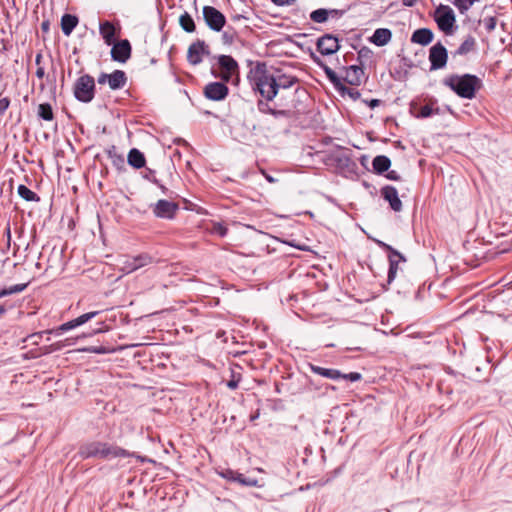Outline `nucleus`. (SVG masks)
Segmentation results:
<instances>
[{
  "instance_id": "nucleus-60",
  "label": "nucleus",
  "mask_w": 512,
  "mask_h": 512,
  "mask_svg": "<svg viewBox=\"0 0 512 512\" xmlns=\"http://www.w3.org/2000/svg\"><path fill=\"white\" fill-rule=\"evenodd\" d=\"M267 180L271 183L274 182V179L272 177H267Z\"/></svg>"
},
{
  "instance_id": "nucleus-59",
  "label": "nucleus",
  "mask_w": 512,
  "mask_h": 512,
  "mask_svg": "<svg viewBox=\"0 0 512 512\" xmlns=\"http://www.w3.org/2000/svg\"><path fill=\"white\" fill-rule=\"evenodd\" d=\"M258 417H259V412H257V413H256V414H254V415H251L250 420H251V421H254V420H255V419H257Z\"/></svg>"
},
{
  "instance_id": "nucleus-29",
  "label": "nucleus",
  "mask_w": 512,
  "mask_h": 512,
  "mask_svg": "<svg viewBox=\"0 0 512 512\" xmlns=\"http://www.w3.org/2000/svg\"><path fill=\"white\" fill-rule=\"evenodd\" d=\"M76 327H78V326L76 324L75 319H73V320H70V321H68L66 323L61 324L56 329L46 330V331H42V332H39V333H35V334L31 335L30 337L31 338H41L44 333H54L56 335H60L61 333L66 332V331L71 330V329H74Z\"/></svg>"
},
{
  "instance_id": "nucleus-20",
  "label": "nucleus",
  "mask_w": 512,
  "mask_h": 512,
  "mask_svg": "<svg viewBox=\"0 0 512 512\" xmlns=\"http://www.w3.org/2000/svg\"><path fill=\"white\" fill-rule=\"evenodd\" d=\"M381 196L384 200H386L390 208L395 212H400L402 210V201L398 196L397 189L392 185H386L381 188Z\"/></svg>"
},
{
  "instance_id": "nucleus-34",
  "label": "nucleus",
  "mask_w": 512,
  "mask_h": 512,
  "mask_svg": "<svg viewBox=\"0 0 512 512\" xmlns=\"http://www.w3.org/2000/svg\"><path fill=\"white\" fill-rule=\"evenodd\" d=\"M143 178L157 185L161 189L162 193L167 194L168 188L155 177L154 170L147 168Z\"/></svg>"
},
{
  "instance_id": "nucleus-18",
  "label": "nucleus",
  "mask_w": 512,
  "mask_h": 512,
  "mask_svg": "<svg viewBox=\"0 0 512 512\" xmlns=\"http://www.w3.org/2000/svg\"><path fill=\"white\" fill-rule=\"evenodd\" d=\"M209 54L208 46L203 40L193 42L187 52V60L192 65H197L202 62V55Z\"/></svg>"
},
{
  "instance_id": "nucleus-13",
  "label": "nucleus",
  "mask_w": 512,
  "mask_h": 512,
  "mask_svg": "<svg viewBox=\"0 0 512 512\" xmlns=\"http://www.w3.org/2000/svg\"><path fill=\"white\" fill-rule=\"evenodd\" d=\"M448 52L441 42L434 44L429 50L430 70H439L446 66Z\"/></svg>"
},
{
  "instance_id": "nucleus-7",
  "label": "nucleus",
  "mask_w": 512,
  "mask_h": 512,
  "mask_svg": "<svg viewBox=\"0 0 512 512\" xmlns=\"http://www.w3.org/2000/svg\"><path fill=\"white\" fill-rule=\"evenodd\" d=\"M375 243L386 251L388 253V260H389V270H388V283H392L395 279L399 267L400 262H405L406 258L405 256L400 253L398 250L393 248L391 245L381 241V240H375Z\"/></svg>"
},
{
  "instance_id": "nucleus-56",
  "label": "nucleus",
  "mask_w": 512,
  "mask_h": 512,
  "mask_svg": "<svg viewBox=\"0 0 512 512\" xmlns=\"http://www.w3.org/2000/svg\"><path fill=\"white\" fill-rule=\"evenodd\" d=\"M41 28L43 31H48L49 30V22L48 21L42 22Z\"/></svg>"
},
{
  "instance_id": "nucleus-30",
  "label": "nucleus",
  "mask_w": 512,
  "mask_h": 512,
  "mask_svg": "<svg viewBox=\"0 0 512 512\" xmlns=\"http://www.w3.org/2000/svg\"><path fill=\"white\" fill-rule=\"evenodd\" d=\"M435 102L422 106L417 114H414L416 118H428L433 115H439L441 110L438 106H435Z\"/></svg>"
},
{
  "instance_id": "nucleus-22",
  "label": "nucleus",
  "mask_w": 512,
  "mask_h": 512,
  "mask_svg": "<svg viewBox=\"0 0 512 512\" xmlns=\"http://www.w3.org/2000/svg\"><path fill=\"white\" fill-rule=\"evenodd\" d=\"M433 37L434 34L432 30L429 28H420L413 32L411 42L425 46L432 42Z\"/></svg>"
},
{
  "instance_id": "nucleus-9",
  "label": "nucleus",
  "mask_w": 512,
  "mask_h": 512,
  "mask_svg": "<svg viewBox=\"0 0 512 512\" xmlns=\"http://www.w3.org/2000/svg\"><path fill=\"white\" fill-rule=\"evenodd\" d=\"M310 369L313 373L332 380L344 379L351 382H357L362 379V375L359 372L344 374L337 369L323 368L313 364H310Z\"/></svg>"
},
{
  "instance_id": "nucleus-46",
  "label": "nucleus",
  "mask_w": 512,
  "mask_h": 512,
  "mask_svg": "<svg viewBox=\"0 0 512 512\" xmlns=\"http://www.w3.org/2000/svg\"><path fill=\"white\" fill-rule=\"evenodd\" d=\"M88 351L96 353V354H106V353L110 352V350L104 346L91 347L88 349Z\"/></svg>"
},
{
  "instance_id": "nucleus-19",
  "label": "nucleus",
  "mask_w": 512,
  "mask_h": 512,
  "mask_svg": "<svg viewBox=\"0 0 512 512\" xmlns=\"http://www.w3.org/2000/svg\"><path fill=\"white\" fill-rule=\"evenodd\" d=\"M343 70L345 71V76L343 77L344 82L351 86L361 85L364 79L362 64L343 67Z\"/></svg>"
},
{
  "instance_id": "nucleus-49",
  "label": "nucleus",
  "mask_w": 512,
  "mask_h": 512,
  "mask_svg": "<svg viewBox=\"0 0 512 512\" xmlns=\"http://www.w3.org/2000/svg\"><path fill=\"white\" fill-rule=\"evenodd\" d=\"M276 6H289L292 5L296 0H271Z\"/></svg>"
},
{
  "instance_id": "nucleus-16",
  "label": "nucleus",
  "mask_w": 512,
  "mask_h": 512,
  "mask_svg": "<svg viewBox=\"0 0 512 512\" xmlns=\"http://www.w3.org/2000/svg\"><path fill=\"white\" fill-rule=\"evenodd\" d=\"M229 93V89L225 82H210L204 88V95L209 100H224Z\"/></svg>"
},
{
  "instance_id": "nucleus-42",
  "label": "nucleus",
  "mask_w": 512,
  "mask_h": 512,
  "mask_svg": "<svg viewBox=\"0 0 512 512\" xmlns=\"http://www.w3.org/2000/svg\"><path fill=\"white\" fill-rule=\"evenodd\" d=\"M108 156H109V158L112 159V163L115 166L121 167V166L124 165V158H123V156L117 154L114 147L108 151Z\"/></svg>"
},
{
  "instance_id": "nucleus-44",
  "label": "nucleus",
  "mask_w": 512,
  "mask_h": 512,
  "mask_svg": "<svg viewBox=\"0 0 512 512\" xmlns=\"http://www.w3.org/2000/svg\"><path fill=\"white\" fill-rule=\"evenodd\" d=\"M328 79L334 85L337 91H339L340 87L344 85L342 82L343 78L339 77L336 72L328 77Z\"/></svg>"
},
{
  "instance_id": "nucleus-53",
  "label": "nucleus",
  "mask_w": 512,
  "mask_h": 512,
  "mask_svg": "<svg viewBox=\"0 0 512 512\" xmlns=\"http://www.w3.org/2000/svg\"><path fill=\"white\" fill-rule=\"evenodd\" d=\"M36 76L38 78H43L45 76V70H44V67L42 66H38L37 70H36Z\"/></svg>"
},
{
  "instance_id": "nucleus-40",
  "label": "nucleus",
  "mask_w": 512,
  "mask_h": 512,
  "mask_svg": "<svg viewBox=\"0 0 512 512\" xmlns=\"http://www.w3.org/2000/svg\"><path fill=\"white\" fill-rule=\"evenodd\" d=\"M100 312L99 311H92L85 314L80 315L79 317L75 318L77 326H81L85 324L86 322L90 321L94 317H96Z\"/></svg>"
},
{
  "instance_id": "nucleus-32",
  "label": "nucleus",
  "mask_w": 512,
  "mask_h": 512,
  "mask_svg": "<svg viewBox=\"0 0 512 512\" xmlns=\"http://www.w3.org/2000/svg\"><path fill=\"white\" fill-rule=\"evenodd\" d=\"M17 192L21 198L28 202L40 201V197L25 185H19Z\"/></svg>"
},
{
  "instance_id": "nucleus-2",
  "label": "nucleus",
  "mask_w": 512,
  "mask_h": 512,
  "mask_svg": "<svg viewBox=\"0 0 512 512\" xmlns=\"http://www.w3.org/2000/svg\"><path fill=\"white\" fill-rule=\"evenodd\" d=\"M78 454L82 459L99 458L103 460L127 458L132 456L129 451L117 445L101 441H92L81 445Z\"/></svg>"
},
{
  "instance_id": "nucleus-54",
  "label": "nucleus",
  "mask_w": 512,
  "mask_h": 512,
  "mask_svg": "<svg viewBox=\"0 0 512 512\" xmlns=\"http://www.w3.org/2000/svg\"><path fill=\"white\" fill-rule=\"evenodd\" d=\"M402 3L406 7H413L417 3V0H402Z\"/></svg>"
},
{
  "instance_id": "nucleus-48",
  "label": "nucleus",
  "mask_w": 512,
  "mask_h": 512,
  "mask_svg": "<svg viewBox=\"0 0 512 512\" xmlns=\"http://www.w3.org/2000/svg\"><path fill=\"white\" fill-rule=\"evenodd\" d=\"M214 231L223 237L227 234L228 229L222 224L218 223L217 225H215Z\"/></svg>"
},
{
  "instance_id": "nucleus-55",
  "label": "nucleus",
  "mask_w": 512,
  "mask_h": 512,
  "mask_svg": "<svg viewBox=\"0 0 512 512\" xmlns=\"http://www.w3.org/2000/svg\"><path fill=\"white\" fill-rule=\"evenodd\" d=\"M42 59H43L42 54H41V53H38V54L36 55V57H35V64H36L37 66H40V63H41Z\"/></svg>"
},
{
  "instance_id": "nucleus-21",
  "label": "nucleus",
  "mask_w": 512,
  "mask_h": 512,
  "mask_svg": "<svg viewBox=\"0 0 512 512\" xmlns=\"http://www.w3.org/2000/svg\"><path fill=\"white\" fill-rule=\"evenodd\" d=\"M99 32L106 45L111 46L115 42L116 27L112 22L108 20L101 22Z\"/></svg>"
},
{
  "instance_id": "nucleus-62",
  "label": "nucleus",
  "mask_w": 512,
  "mask_h": 512,
  "mask_svg": "<svg viewBox=\"0 0 512 512\" xmlns=\"http://www.w3.org/2000/svg\"><path fill=\"white\" fill-rule=\"evenodd\" d=\"M297 92H298V89H295V91L292 93V96L294 97Z\"/></svg>"
},
{
  "instance_id": "nucleus-5",
  "label": "nucleus",
  "mask_w": 512,
  "mask_h": 512,
  "mask_svg": "<svg viewBox=\"0 0 512 512\" xmlns=\"http://www.w3.org/2000/svg\"><path fill=\"white\" fill-rule=\"evenodd\" d=\"M270 101H266L265 99H259L257 101V108L258 111L262 114H269L272 115L275 118L279 117H285L290 118L293 116V109L296 108V105L293 103V101L289 102L286 101V97L280 96L278 106H280V109L272 108L269 105Z\"/></svg>"
},
{
  "instance_id": "nucleus-15",
  "label": "nucleus",
  "mask_w": 512,
  "mask_h": 512,
  "mask_svg": "<svg viewBox=\"0 0 512 512\" xmlns=\"http://www.w3.org/2000/svg\"><path fill=\"white\" fill-rule=\"evenodd\" d=\"M154 262V258L148 253H142L137 256L128 257L124 262L121 270L126 273H132L142 267L150 265Z\"/></svg>"
},
{
  "instance_id": "nucleus-11",
  "label": "nucleus",
  "mask_w": 512,
  "mask_h": 512,
  "mask_svg": "<svg viewBox=\"0 0 512 512\" xmlns=\"http://www.w3.org/2000/svg\"><path fill=\"white\" fill-rule=\"evenodd\" d=\"M128 81L127 75L123 70H114L112 73H100L97 82L98 84H108L111 90H119L126 86Z\"/></svg>"
},
{
  "instance_id": "nucleus-1",
  "label": "nucleus",
  "mask_w": 512,
  "mask_h": 512,
  "mask_svg": "<svg viewBox=\"0 0 512 512\" xmlns=\"http://www.w3.org/2000/svg\"><path fill=\"white\" fill-rule=\"evenodd\" d=\"M247 78L252 90L266 101H273L281 90L287 91L299 82L294 75L280 70L270 71L264 62H257L248 72Z\"/></svg>"
},
{
  "instance_id": "nucleus-63",
  "label": "nucleus",
  "mask_w": 512,
  "mask_h": 512,
  "mask_svg": "<svg viewBox=\"0 0 512 512\" xmlns=\"http://www.w3.org/2000/svg\"><path fill=\"white\" fill-rule=\"evenodd\" d=\"M102 331H103L102 329H98V330H96L94 333H100V332H102Z\"/></svg>"
},
{
  "instance_id": "nucleus-17",
  "label": "nucleus",
  "mask_w": 512,
  "mask_h": 512,
  "mask_svg": "<svg viewBox=\"0 0 512 512\" xmlns=\"http://www.w3.org/2000/svg\"><path fill=\"white\" fill-rule=\"evenodd\" d=\"M317 50L325 56L332 55L336 53L339 48V41L338 38L331 34H325L318 38L317 40Z\"/></svg>"
},
{
  "instance_id": "nucleus-58",
  "label": "nucleus",
  "mask_w": 512,
  "mask_h": 512,
  "mask_svg": "<svg viewBox=\"0 0 512 512\" xmlns=\"http://www.w3.org/2000/svg\"><path fill=\"white\" fill-rule=\"evenodd\" d=\"M5 312H6V308H5V306L0 305V317H1L2 315H4V314H5Z\"/></svg>"
},
{
  "instance_id": "nucleus-23",
  "label": "nucleus",
  "mask_w": 512,
  "mask_h": 512,
  "mask_svg": "<svg viewBox=\"0 0 512 512\" xmlns=\"http://www.w3.org/2000/svg\"><path fill=\"white\" fill-rule=\"evenodd\" d=\"M477 50V41L474 36L467 35L460 46L453 53L454 56H466Z\"/></svg>"
},
{
  "instance_id": "nucleus-35",
  "label": "nucleus",
  "mask_w": 512,
  "mask_h": 512,
  "mask_svg": "<svg viewBox=\"0 0 512 512\" xmlns=\"http://www.w3.org/2000/svg\"><path fill=\"white\" fill-rule=\"evenodd\" d=\"M479 0H453L452 3L461 14H466L469 9Z\"/></svg>"
},
{
  "instance_id": "nucleus-37",
  "label": "nucleus",
  "mask_w": 512,
  "mask_h": 512,
  "mask_svg": "<svg viewBox=\"0 0 512 512\" xmlns=\"http://www.w3.org/2000/svg\"><path fill=\"white\" fill-rule=\"evenodd\" d=\"M310 58L312 59V61L317 65L319 66L320 68L323 69L326 77H330L332 74L335 73V71L333 69H331L329 66H327L319 56H317L313 51L310 52Z\"/></svg>"
},
{
  "instance_id": "nucleus-36",
  "label": "nucleus",
  "mask_w": 512,
  "mask_h": 512,
  "mask_svg": "<svg viewBox=\"0 0 512 512\" xmlns=\"http://www.w3.org/2000/svg\"><path fill=\"white\" fill-rule=\"evenodd\" d=\"M329 12L326 9L320 8L314 10L310 14V18L315 23H324L328 20Z\"/></svg>"
},
{
  "instance_id": "nucleus-47",
  "label": "nucleus",
  "mask_w": 512,
  "mask_h": 512,
  "mask_svg": "<svg viewBox=\"0 0 512 512\" xmlns=\"http://www.w3.org/2000/svg\"><path fill=\"white\" fill-rule=\"evenodd\" d=\"M386 178L393 181H399L401 179L399 173L395 170H388L386 174Z\"/></svg>"
},
{
  "instance_id": "nucleus-24",
  "label": "nucleus",
  "mask_w": 512,
  "mask_h": 512,
  "mask_svg": "<svg viewBox=\"0 0 512 512\" xmlns=\"http://www.w3.org/2000/svg\"><path fill=\"white\" fill-rule=\"evenodd\" d=\"M392 38V32L387 28H378L374 31L370 41L376 46L386 45Z\"/></svg>"
},
{
  "instance_id": "nucleus-57",
  "label": "nucleus",
  "mask_w": 512,
  "mask_h": 512,
  "mask_svg": "<svg viewBox=\"0 0 512 512\" xmlns=\"http://www.w3.org/2000/svg\"><path fill=\"white\" fill-rule=\"evenodd\" d=\"M223 38L226 39L227 42H231L233 37L232 36H229L228 32H224L223 34Z\"/></svg>"
},
{
  "instance_id": "nucleus-25",
  "label": "nucleus",
  "mask_w": 512,
  "mask_h": 512,
  "mask_svg": "<svg viewBox=\"0 0 512 512\" xmlns=\"http://www.w3.org/2000/svg\"><path fill=\"white\" fill-rule=\"evenodd\" d=\"M127 161L130 166L136 169L144 167L146 163L144 154L136 148L129 151Z\"/></svg>"
},
{
  "instance_id": "nucleus-6",
  "label": "nucleus",
  "mask_w": 512,
  "mask_h": 512,
  "mask_svg": "<svg viewBox=\"0 0 512 512\" xmlns=\"http://www.w3.org/2000/svg\"><path fill=\"white\" fill-rule=\"evenodd\" d=\"M434 20L438 28L447 35L453 33V27L456 17L452 8L448 5L440 4L434 13Z\"/></svg>"
},
{
  "instance_id": "nucleus-8",
  "label": "nucleus",
  "mask_w": 512,
  "mask_h": 512,
  "mask_svg": "<svg viewBox=\"0 0 512 512\" xmlns=\"http://www.w3.org/2000/svg\"><path fill=\"white\" fill-rule=\"evenodd\" d=\"M203 19L206 25L215 32H220L225 24V15L213 6H204L202 9Z\"/></svg>"
},
{
  "instance_id": "nucleus-61",
  "label": "nucleus",
  "mask_w": 512,
  "mask_h": 512,
  "mask_svg": "<svg viewBox=\"0 0 512 512\" xmlns=\"http://www.w3.org/2000/svg\"><path fill=\"white\" fill-rule=\"evenodd\" d=\"M362 53H363L362 50L358 53V59H360L362 57Z\"/></svg>"
},
{
  "instance_id": "nucleus-14",
  "label": "nucleus",
  "mask_w": 512,
  "mask_h": 512,
  "mask_svg": "<svg viewBox=\"0 0 512 512\" xmlns=\"http://www.w3.org/2000/svg\"><path fill=\"white\" fill-rule=\"evenodd\" d=\"M110 54L113 61L126 63L131 58L132 47L127 39L115 41L112 45Z\"/></svg>"
},
{
  "instance_id": "nucleus-10",
  "label": "nucleus",
  "mask_w": 512,
  "mask_h": 512,
  "mask_svg": "<svg viewBox=\"0 0 512 512\" xmlns=\"http://www.w3.org/2000/svg\"><path fill=\"white\" fill-rule=\"evenodd\" d=\"M153 215L156 218L172 220L176 217L179 211V204L165 199L158 200L155 204L151 205Z\"/></svg>"
},
{
  "instance_id": "nucleus-3",
  "label": "nucleus",
  "mask_w": 512,
  "mask_h": 512,
  "mask_svg": "<svg viewBox=\"0 0 512 512\" xmlns=\"http://www.w3.org/2000/svg\"><path fill=\"white\" fill-rule=\"evenodd\" d=\"M443 83L464 99H473L482 87L480 78L473 74L450 75L443 80Z\"/></svg>"
},
{
  "instance_id": "nucleus-39",
  "label": "nucleus",
  "mask_w": 512,
  "mask_h": 512,
  "mask_svg": "<svg viewBox=\"0 0 512 512\" xmlns=\"http://www.w3.org/2000/svg\"><path fill=\"white\" fill-rule=\"evenodd\" d=\"M342 96L348 95L351 99L357 100L360 98L361 94L358 90L354 88L347 87L343 85L340 87V90L338 91Z\"/></svg>"
},
{
  "instance_id": "nucleus-31",
  "label": "nucleus",
  "mask_w": 512,
  "mask_h": 512,
  "mask_svg": "<svg viewBox=\"0 0 512 512\" xmlns=\"http://www.w3.org/2000/svg\"><path fill=\"white\" fill-rule=\"evenodd\" d=\"M179 24L181 28L187 33H193L196 30L195 22L188 12H184L179 17Z\"/></svg>"
},
{
  "instance_id": "nucleus-38",
  "label": "nucleus",
  "mask_w": 512,
  "mask_h": 512,
  "mask_svg": "<svg viewBox=\"0 0 512 512\" xmlns=\"http://www.w3.org/2000/svg\"><path fill=\"white\" fill-rule=\"evenodd\" d=\"M27 286H28L27 283L16 284V285L10 286L9 288L1 289L0 291H1L2 297H5L8 295L20 293V292L24 291Z\"/></svg>"
},
{
  "instance_id": "nucleus-27",
  "label": "nucleus",
  "mask_w": 512,
  "mask_h": 512,
  "mask_svg": "<svg viewBox=\"0 0 512 512\" xmlns=\"http://www.w3.org/2000/svg\"><path fill=\"white\" fill-rule=\"evenodd\" d=\"M78 24V18L72 14H64L61 18V29L64 35L69 36Z\"/></svg>"
},
{
  "instance_id": "nucleus-43",
  "label": "nucleus",
  "mask_w": 512,
  "mask_h": 512,
  "mask_svg": "<svg viewBox=\"0 0 512 512\" xmlns=\"http://www.w3.org/2000/svg\"><path fill=\"white\" fill-rule=\"evenodd\" d=\"M231 478L243 485H246V486H255L257 484V480L246 478V477H244L243 474H239V473H237L235 477H231Z\"/></svg>"
},
{
  "instance_id": "nucleus-52",
  "label": "nucleus",
  "mask_w": 512,
  "mask_h": 512,
  "mask_svg": "<svg viewBox=\"0 0 512 512\" xmlns=\"http://www.w3.org/2000/svg\"><path fill=\"white\" fill-rule=\"evenodd\" d=\"M380 102H381V101H380L379 99H371L370 101H367L366 103L368 104V106H369L370 108H372V109H373V108H375V107L379 106V105H380Z\"/></svg>"
},
{
  "instance_id": "nucleus-12",
  "label": "nucleus",
  "mask_w": 512,
  "mask_h": 512,
  "mask_svg": "<svg viewBox=\"0 0 512 512\" xmlns=\"http://www.w3.org/2000/svg\"><path fill=\"white\" fill-rule=\"evenodd\" d=\"M218 65L221 70L219 77L224 82H229L234 75L239 74V65L230 55L218 56Z\"/></svg>"
},
{
  "instance_id": "nucleus-4",
  "label": "nucleus",
  "mask_w": 512,
  "mask_h": 512,
  "mask_svg": "<svg viewBox=\"0 0 512 512\" xmlns=\"http://www.w3.org/2000/svg\"><path fill=\"white\" fill-rule=\"evenodd\" d=\"M96 92L94 78L89 74L81 75L73 85V94L76 100L82 103H90Z\"/></svg>"
},
{
  "instance_id": "nucleus-50",
  "label": "nucleus",
  "mask_w": 512,
  "mask_h": 512,
  "mask_svg": "<svg viewBox=\"0 0 512 512\" xmlns=\"http://www.w3.org/2000/svg\"><path fill=\"white\" fill-rule=\"evenodd\" d=\"M4 234L7 238V245L10 246V242H11V228H10V223L8 222L6 227H5V230H4Z\"/></svg>"
},
{
  "instance_id": "nucleus-51",
  "label": "nucleus",
  "mask_w": 512,
  "mask_h": 512,
  "mask_svg": "<svg viewBox=\"0 0 512 512\" xmlns=\"http://www.w3.org/2000/svg\"><path fill=\"white\" fill-rule=\"evenodd\" d=\"M238 383H239V379L236 380L233 378L227 382V386H228V388L234 390L238 387Z\"/></svg>"
},
{
  "instance_id": "nucleus-28",
  "label": "nucleus",
  "mask_w": 512,
  "mask_h": 512,
  "mask_svg": "<svg viewBox=\"0 0 512 512\" xmlns=\"http://www.w3.org/2000/svg\"><path fill=\"white\" fill-rule=\"evenodd\" d=\"M373 170L377 174L387 172L391 166V160L385 155H378L372 161Z\"/></svg>"
},
{
  "instance_id": "nucleus-26",
  "label": "nucleus",
  "mask_w": 512,
  "mask_h": 512,
  "mask_svg": "<svg viewBox=\"0 0 512 512\" xmlns=\"http://www.w3.org/2000/svg\"><path fill=\"white\" fill-rule=\"evenodd\" d=\"M332 159L340 168H346L347 170L352 171L353 168L356 167V163L352 160L349 153L347 152L335 154Z\"/></svg>"
},
{
  "instance_id": "nucleus-33",
  "label": "nucleus",
  "mask_w": 512,
  "mask_h": 512,
  "mask_svg": "<svg viewBox=\"0 0 512 512\" xmlns=\"http://www.w3.org/2000/svg\"><path fill=\"white\" fill-rule=\"evenodd\" d=\"M38 116L45 121H52L54 113L49 103H42L38 106Z\"/></svg>"
},
{
  "instance_id": "nucleus-45",
  "label": "nucleus",
  "mask_w": 512,
  "mask_h": 512,
  "mask_svg": "<svg viewBox=\"0 0 512 512\" xmlns=\"http://www.w3.org/2000/svg\"><path fill=\"white\" fill-rule=\"evenodd\" d=\"M328 79L334 85L337 91H339L340 87L344 85L342 82L343 78L339 77L336 72L328 77Z\"/></svg>"
},
{
  "instance_id": "nucleus-41",
  "label": "nucleus",
  "mask_w": 512,
  "mask_h": 512,
  "mask_svg": "<svg viewBox=\"0 0 512 512\" xmlns=\"http://www.w3.org/2000/svg\"><path fill=\"white\" fill-rule=\"evenodd\" d=\"M487 31V33H491L495 30L497 25V18L494 16L486 17L481 21Z\"/></svg>"
}]
</instances>
